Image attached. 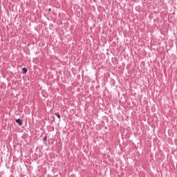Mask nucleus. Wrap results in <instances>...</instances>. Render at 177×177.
Wrapping results in <instances>:
<instances>
[{"label": "nucleus", "mask_w": 177, "mask_h": 177, "mask_svg": "<svg viewBox=\"0 0 177 177\" xmlns=\"http://www.w3.org/2000/svg\"><path fill=\"white\" fill-rule=\"evenodd\" d=\"M47 138H48V137H47V136H46V137L43 139L44 142H46Z\"/></svg>", "instance_id": "obj_4"}, {"label": "nucleus", "mask_w": 177, "mask_h": 177, "mask_svg": "<svg viewBox=\"0 0 177 177\" xmlns=\"http://www.w3.org/2000/svg\"><path fill=\"white\" fill-rule=\"evenodd\" d=\"M22 73L23 74H27V68L26 67L22 68Z\"/></svg>", "instance_id": "obj_2"}, {"label": "nucleus", "mask_w": 177, "mask_h": 177, "mask_svg": "<svg viewBox=\"0 0 177 177\" xmlns=\"http://www.w3.org/2000/svg\"><path fill=\"white\" fill-rule=\"evenodd\" d=\"M55 115H56V117H57V118H59V120H60V118H61L60 113H55Z\"/></svg>", "instance_id": "obj_3"}, {"label": "nucleus", "mask_w": 177, "mask_h": 177, "mask_svg": "<svg viewBox=\"0 0 177 177\" xmlns=\"http://www.w3.org/2000/svg\"><path fill=\"white\" fill-rule=\"evenodd\" d=\"M17 124H18V125H19V127H21V125H23V120L20 118L16 119L15 120Z\"/></svg>", "instance_id": "obj_1"}]
</instances>
